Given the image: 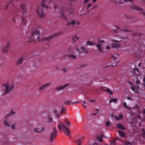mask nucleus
<instances>
[{
	"mask_svg": "<svg viewBox=\"0 0 145 145\" xmlns=\"http://www.w3.org/2000/svg\"><path fill=\"white\" fill-rule=\"evenodd\" d=\"M123 117L122 115L121 114H120L118 117H115V118L116 120H118L120 119H122Z\"/></svg>",
	"mask_w": 145,
	"mask_h": 145,
	"instance_id": "23",
	"label": "nucleus"
},
{
	"mask_svg": "<svg viewBox=\"0 0 145 145\" xmlns=\"http://www.w3.org/2000/svg\"><path fill=\"white\" fill-rule=\"evenodd\" d=\"M110 124V122L109 121H108L106 122V126H108Z\"/></svg>",
	"mask_w": 145,
	"mask_h": 145,
	"instance_id": "35",
	"label": "nucleus"
},
{
	"mask_svg": "<svg viewBox=\"0 0 145 145\" xmlns=\"http://www.w3.org/2000/svg\"><path fill=\"white\" fill-rule=\"evenodd\" d=\"M136 84L138 86L139 84H140V82L139 80H137L136 81Z\"/></svg>",
	"mask_w": 145,
	"mask_h": 145,
	"instance_id": "34",
	"label": "nucleus"
},
{
	"mask_svg": "<svg viewBox=\"0 0 145 145\" xmlns=\"http://www.w3.org/2000/svg\"><path fill=\"white\" fill-rule=\"evenodd\" d=\"M5 90V93H8L10 92L14 86L13 84L10 82H7L2 85Z\"/></svg>",
	"mask_w": 145,
	"mask_h": 145,
	"instance_id": "2",
	"label": "nucleus"
},
{
	"mask_svg": "<svg viewBox=\"0 0 145 145\" xmlns=\"http://www.w3.org/2000/svg\"><path fill=\"white\" fill-rule=\"evenodd\" d=\"M48 121H51L52 120V118H50V117H49L48 118Z\"/></svg>",
	"mask_w": 145,
	"mask_h": 145,
	"instance_id": "39",
	"label": "nucleus"
},
{
	"mask_svg": "<svg viewBox=\"0 0 145 145\" xmlns=\"http://www.w3.org/2000/svg\"><path fill=\"white\" fill-rule=\"evenodd\" d=\"M133 9H137L138 10H140V11H142V8H139L138 7H136V6H134L133 7Z\"/></svg>",
	"mask_w": 145,
	"mask_h": 145,
	"instance_id": "27",
	"label": "nucleus"
},
{
	"mask_svg": "<svg viewBox=\"0 0 145 145\" xmlns=\"http://www.w3.org/2000/svg\"><path fill=\"white\" fill-rule=\"evenodd\" d=\"M123 106L128 110H130L131 109V108L130 107H128L127 105L126 102H124L123 103Z\"/></svg>",
	"mask_w": 145,
	"mask_h": 145,
	"instance_id": "24",
	"label": "nucleus"
},
{
	"mask_svg": "<svg viewBox=\"0 0 145 145\" xmlns=\"http://www.w3.org/2000/svg\"><path fill=\"white\" fill-rule=\"evenodd\" d=\"M99 43L97 44L96 46L97 48V50L99 52H102L103 51V45L102 43H104V41L103 40L98 41Z\"/></svg>",
	"mask_w": 145,
	"mask_h": 145,
	"instance_id": "4",
	"label": "nucleus"
},
{
	"mask_svg": "<svg viewBox=\"0 0 145 145\" xmlns=\"http://www.w3.org/2000/svg\"><path fill=\"white\" fill-rule=\"evenodd\" d=\"M68 103H69L70 105H73V103L71 101H69L68 102Z\"/></svg>",
	"mask_w": 145,
	"mask_h": 145,
	"instance_id": "41",
	"label": "nucleus"
},
{
	"mask_svg": "<svg viewBox=\"0 0 145 145\" xmlns=\"http://www.w3.org/2000/svg\"><path fill=\"white\" fill-rule=\"evenodd\" d=\"M89 101L90 102H95V101H93V100H90Z\"/></svg>",
	"mask_w": 145,
	"mask_h": 145,
	"instance_id": "48",
	"label": "nucleus"
},
{
	"mask_svg": "<svg viewBox=\"0 0 145 145\" xmlns=\"http://www.w3.org/2000/svg\"><path fill=\"white\" fill-rule=\"evenodd\" d=\"M130 84H131V83H130Z\"/></svg>",
	"mask_w": 145,
	"mask_h": 145,
	"instance_id": "58",
	"label": "nucleus"
},
{
	"mask_svg": "<svg viewBox=\"0 0 145 145\" xmlns=\"http://www.w3.org/2000/svg\"><path fill=\"white\" fill-rule=\"evenodd\" d=\"M135 71H137V72H139V71L138 69V68H135Z\"/></svg>",
	"mask_w": 145,
	"mask_h": 145,
	"instance_id": "43",
	"label": "nucleus"
},
{
	"mask_svg": "<svg viewBox=\"0 0 145 145\" xmlns=\"http://www.w3.org/2000/svg\"><path fill=\"white\" fill-rule=\"evenodd\" d=\"M39 33L38 30H36V31L34 32L32 34L31 37V38H33V40L35 42L36 40H39Z\"/></svg>",
	"mask_w": 145,
	"mask_h": 145,
	"instance_id": "5",
	"label": "nucleus"
},
{
	"mask_svg": "<svg viewBox=\"0 0 145 145\" xmlns=\"http://www.w3.org/2000/svg\"><path fill=\"white\" fill-rule=\"evenodd\" d=\"M11 122H9L6 119H5L3 121V124L6 127H9L10 125L11 124Z\"/></svg>",
	"mask_w": 145,
	"mask_h": 145,
	"instance_id": "11",
	"label": "nucleus"
},
{
	"mask_svg": "<svg viewBox=\"0 0 145 145\" xmlns=\"http://www.w3.org/2000/svg\"><path fill=\"white\" fill-rule=\"evenodd\" d=\"M61 16V17H62V16H63V15H62Z\"/></svg>",
	"mask_w": 145,
	"mask_h": 145,
	"instance_id": "54",
	"label": "nucleus"
},
{
	"mask_svg": "<svg viewBox=\"0 0 145 145\" xmlns=\"http://www.w3.org/2000/svg\"><path fill=\"white\" fill-rule=\"evenodd\" d=\"M10 43H8L6 44L4 47L2 52L3 53H6L8 51V49L9 48Z\"/></svg>",
	"mask_w": 145,
	"mask_h": 145,
	"instance_id": "6",
	"label": "nucleus"
},
{
	"mask_svg": "<svg viewBox=\"0 0 145 145\" xmlns=\"http://www.w3.org/2000/svg\"><path fill=\"white\" fill-rule=\"evenodd\" d=\"M144 89H145V82L144 83Z\"/></svg>",
	"mask_w": 145,
	"mask_h": 145,
	"instance_id": "50",
	"label": "nucleus"
},
{
	"mask_svg": "<svg viewBox=\"0 0 145 145\" xmlns=\"http://www.w3.org/2000/svg\"><path fill=\"white\" fill-rule=\"evenodd\" d=\"M121 46V44L115 42V43H114L112 44V47L116 48H118L120 47Z\"/></svg>",
	"mask_w": 145,
	"mask_h": 145,
	"instance_id": "15",
	"label": "nucleus"
},
{
	"mask_svg": "<svg viewBox=\"0 0 145 145\" xmlns=\"http://www.w3.org/2000/svg\"><path fill=\"white\" fill-rule=\"evenodd\" d=\"M101 89L104 91H106V92H109L110 94H112V92L108 88H107L105 87H102L101 88Z\"/></svg>",
	"mask_w": 145,
	"mask_h": 145,
	"instance_id": "10",
	"label": "nucleus"
},
{
	"mask_svg": "<svg viewBox=\"0 0 145 145\" xmlns=\"http://www.w3.org/2000/svg\"><path fill=\"white\" fill-rule=\"evenodd\" d=\"M79 39V37L77 36L76 35H75L74 36L71 38V41L73 43H74L77 40H78Z\"/></svg>",
	"mask_w": 145,
	"mask_h": 145,
	"instance_id": "13",
	"label": "nucleus"
},
{
	"mask_svg": "<svg viewBox=\"0 0 145 145\" xmlns=\"http://www.w3.org/2000/svg\"><path fill=\"white\" fill-rule=\"evenodd\" d=\"M101 137H97V138L99 141L101 142L102 141V139L101 138L103 137V136L101 135Z\"/></svg>",
	"mask_w": 145,
	"mask_h": 145,
	"instance_id": "30",
	"label": "nucleus"
},
{
	"mask_svg": "<svg viewBox=\"0 0 145 145\" xmlns=\"http://www.w3.org/2000/svg\"><path fill=\"white\" fill-rule=\"evenodd\" d=\"M57 111L56 110H55L54 111V113L55 114H56L57 116V117H58V118H59V115L57 113Z\"/></svg>",
	"mask_w": 145,
	"mask_h": 145,
	"instance_id": "32",
	"label": "nucleus"
},
{
	"mask_svg": "<svg viewBox=\"0 0 145 145\" xmlns=\"http://www.w3.org/2000/svg\"><path fill=\"white\" fill-rule=\"evenodd\" d=\"M71 24L72 25H74L75 24V22L74 20H72L71 22Z\"/></svg>",
	"mask_w": 145,
	"mask_h": 145,
	"instance_id": "31",
	"label": "nucleus"
},
{
	"mask_svg": "<svg viewBox=\"0 0 145 145\" xmlns=\"http://www.w3.org/2000/svg\"><path fill=\"white\" fill-rule=\"evenodd\" d=\"M43 129V128L40 127H39L33 129L34 131L37 133H40L41 132Z\"/></svg>",
	"mask_w": 145,
	"mask_h": 145,
	"instance_id": "12",
	"label": "nucleus"
},
{
	"mask_svg": "<svg viewBox=\"0 0 145 145\" xmlns=\"http://www.w3.org/2000/svg\"><path fill=\"white\" fill-rule=\"evenodd\" d=\"M53 132H57V131L56 130V128L55 127L54 128V131Z\"/></svg>",
	"mask_w": 145,
	"mask_h": 145,
	"instance_id": "40",
	"label": "nucleus"
},
{
	"mask_svg": "<svg viewBox=\"0 0 145 145\" xmlns=\"http://www.w3.org/2000/svg\"><path fill=\"white\" fill-rule=\"evenodd\" d=\"M123 143L124 145H132L131 144L127 142V141H124Z\"/></svg>",
	"mask_w": 145,
	"mask_h": 145,
	"instance_id": "29",
	"label": "nucleus"
},
{
	"mask_svg": "<svg viewBox=\"0 0 145 145\" xmlns=\"http://www.w3.org/2000/svg\"><path fill=\"white\" fill-rule=\"evenodd\" d=\"M74 52H71V54L69 55V57L72 59H76V57L80 54L87 53L88 52V50L84 47L81 46L78 49L75 50L74 54H72Z\"/></svg>",
	"mask_w": 145,
	"mask_h": 145,
	"instance_id": "1",
	"label": "nucleus"
},
{
	"mask_svg": "<svg viewBox=\"0 0 145 145\" xmlns=\"http://www.w3.org/2000/svg\"><path fill=\"white\" fill-rule=\"evenodd\" d=\"M57 134V132H52L50 136V140L51 141H52L53 140V138L56 137Z\"/></svg>",
	"mask_w": 145,
	"mask_h": 145,
	"instance_id": "8",
	"label": "nucleus"
},
{
	"mask_svg": "<svg viewBox=\"0 0 145 145\" xmlns=\"http://www.w3.org/2000/svg\"><path fill=\"white\" fill-rule=\"evenodd\" d=\"M15 124L14 123H11V124L10 125L9 127L11 128V129L12 130H14L16 129V127H15Z\"/></svg>",
	"mask_w": 145,
	"mask_h": 145,
	"instance_id": "22",
	"label": "nucleus"
},
{
	"mask_svg": "<svg viewBox=\"0 0 145 145\" xmlns=\"http://www.w3.org/2000/svg\"><path fill=\"white\" fill-rule=\"evenodd\" d=\"M68 86V84H66L63 86L57 87L56 89L58 91H60L64 89L67 86Z\"/></svg>",
	"mask_w": 145,
	"mask_h": 145,
	"instance_id": "9",
	"label": "nucleus"
},
{
	"mask_svg": "<svg viewBox=\"0 0 145 145\" xmlns=\"http://www.w3.org/2000/svg\"><path fill=\"white\" fill-rule=\"evenodd\" d=\"M142 13L145 16V12H142Z\"/></svg>",
	"mask_w": 145,
	"mask_h": 145,
	"instance_id": "51",
	"label": "nucleus"
},
{
	"mask_svg": "<svg viewBox=\"0 0 145 145\" xmlns=\"http://www.w3.org/2000/svg\"><path fill=\"white\" fill-rule=\"evenodd\" d=\"M65 111V109L64 108H63L62 109L60 113V114H62V113H63V112H64Z\"/></svg>",
	"mask_w": 145,
	"mask_h": 145,
	"instance_id": "33",
	"label": "nucleus"
},
{
	"mask_svg": "<svg viewBox=\"0 0 145 145\" xmlns=\"http://www.w3.org/2000/svg\"><path fill=\"white\" fill-rule=\"evenodd\" d=\"M117 101L116 99H113L109 101L110 103H111L112 102H116Z\"/></svg>",
	"mask_w": 145,
	"mask_h": 145,
	"instance_id": "28",
	"label": "nucleus"
},
{
	"mask_svg": "<svg viewBox=\"0 0 145 145\" xmlns=\"http://www.w3.org/2000/svg\"><path fill=\"white\" fill-rule=\"evenodd\" d=\"M118 133L119 136L121 137H124L125 136V133L122 131H119Z\"/></svg>",
	"mask_w": 145,
	"mask_h": 145,
	"instance_id": "19",
	"label": "nucleus"
},
{
	"mask_svg": "<svg viewBox=\"0 0 145 145\" xmlns=\"http://www.w3.org/2000/svg\"><path fill=\"white\" fill-rule=\"evenodd\" d=\"M50 84L49 83H47L43 85L40 87L39 88V90L40 91H41L43 90L45 88L49 86L50 85Z\"/></svg>",
	"mask_w": 145,
	"mask_h": 145,
	"instance_id": "17",
	"label": "nucleus"
},
{
	"mask_svg": "<svg viewBox=\"0 0 145 145\" xmlns=\"http://www.w3.org/2000/svg\"><path fill=\"white\" fill-rule=\"evenodd\" d=\"M99 110L98 109H95V113L93 114L92 115L93 116H94L97 114L99 112Z\"/></svg>",
	"mask_w": 145,
	"mask_h": 145,
	"instance_id": "25",
	"label": "nucleus"
},
{
	"mask_svg": "<svg viewBox=\"0 0 145 145\" xmlns=\"http://www.w3.org/2000/svg\"><path fill=\"white\" fill-rule=\"evenodd\" d=\"M113 59H115L116 58H115V59H114V58H113Z\"/></svg>",
	"mask_w": 145,
	"mask_h": 145,
	"instance_id": "56",
	"label": "nucleus"
},
{
	"mask_svg": "<svg viewBox=\"0 0 145 145\" xmlns=\"http://www.w3.org/2000/svg\"><path fill=\"white\" fill-rule=\"evenodd\" d=\"M80 145L79 144V145Z\"/></svg>",
	"mask_w": 145,
	"mask_h": 145,
	"instance_id": "59",
	"label": "nucleus"
},
{
	"mask_svg": "<svg viewBox=\"0 0 145 145\" xmlns=\"http://www.w3.org/2000/svg\"><path fill=\"white\" fill-rule=\"evenodd\" d=\"M144 113L145 114V111H144Z\"/></svg>",
	"mask_w": 145,
	"mask_h": 145,
	"instance_id": "57",
	"label": "nucleus"
},
{
	"mask_svg": "<svg viewBox=\"0 0 145 145\" xmlns=\"http://www.w3.org/2000/svg\"><path fill=\"white\" fill-rule=\"evenodd\" d=\"M64 133H65V134L66 133V132H65V131H64Z\"/></svg>",
	"mask_w": 145,
	"mask_h": 145,
	"instance_id": "55",
	"label": "nucleus"
},
{
	"mask_svg": "<svg viewBox=\"0 0 145 145\" xmlns=\"http://www.w3.org/2000/svg\"><path fill=\"white\" fill-rule=\"evenodd\" d=\"M57 35V33L54 34L48 37H45L44 38V40L46 41H48L52 38L56 36Z\"/></svg>",
	"mask_w": 145,
	"mask_h": 145,
	"instance_id": "7",
	"label": "nucleus"
},
{
	"mask_svg": "<svg viewBox=\"0 0 145 145\" xmlns=\"http://www.w3.org/2000/svg\"><path fill=\"white\" fill-rule=\"evenodd\" d=\"M96 43L95 42H92L89 41H88L87 42L86 46H93L95 45Z\"/></svg>",
	"mask_w": 145,
	"mask_h": 145,
	"instance_id": "20",
	"label": "nucleus"
},
{
	"mask_svg": "<svg viewBox=\"0 0 145 145\" xmlns=\"http://www.w3.org/2000/svg\"><path fill=\"white\" fill-rule=\"evenodd\" d=\"M88 1H89V0H88Z\"/></svg>",
	"mask_w": 145,
	"mask_h": 145,
	"instance_id": "60",
	"label": "nucleus"
},
{
	"mask_svg": "<svg viewBox=\"0 0 145 145\" xmlns=\"http://www.w3.org/2000/svg\"><path fill=\"white\" fill-rule=\"evenodd\" d=\"M117 127L118 128L122 130H124L125 129V127L120 124H117Z\"/></svg>",
	"mask_w": 145,
	"mask_h": 145,
	"instance_id": "18",
	"label": "nucleus"
},
{
	"mask_svg": "<svg viewBox=\"0 0 145 145\" xmlns=\"http://www.w3.org/2000/svg\"><path fill=\"white\" fill-rule=\"evenodd\" d=\"M131 89L133 91L136 92H137L138 91V89L139 88L138 86H137L136 87L133 86L132 87Z\"/></svg>",
	"mask_w": 145,
	"mask_h": 145,
	"instance_id": "14",
	"label": "nucleus"
},
{
	"mask_svg": "<svg viewBox=\"0 0 145 145\" xmlns=\"http://www.w3.org/2000/svg\"><path fill=\"white\" fill-rule=\"evenodd\" d=\"M140 63L138 64V66H140Z\"/></svg>",
	"mask_w": 145,
	"mask_h": 145,
	"instance_id": "52",
	"label": "nucleus"
},
{
	"mask_svg": "<svg viewBox=\"0 0 145 145\" xmlns=\"http://www.w3.org/2000/svg\"><path fill=\"white\" fill-rule=\"evenodd\" d=\"M23 61L22 57H21L20 58L16 64L17 65H19L22 63Z\"/></svg>",
	"mask_w": 145,
	"mask_h": 145,
	"instance_id": "21",
	"label": "nucleus"
},
{
	"mask_svg": "<svg viewBox=\"0 0 145 145\" xmlns=\"http://www.w3.org/2000/svg\"><path fill=\"white\" fill-rule=\"evenodd\" d=\"M97 0H93V3H94Z\"/></svg>",
	"mask_w": 145,
	"mask_h": 145,
	"instance_id": "47",
	"label": "nucleus"
},
{
	"mask_svg": "<svg viewBox=\"0 0 145 145\" xmlns=\"http://www.w3.org/2000/svg\"><path fill=\"white\" fill-rule=\"evenodd\" d=\"M41 5L43 7H45L46 8H48V7L45 5V2L44 1H43L41 3Z\"/></svg>",
	"mask_w": 145,
	"mask_h": 145,
	"instance_id": "26",
	"label": "nucleus"
},
{
	"mask_svg": "<svg viewBox=\"0 0 145 145\" xmlns=\"http://www.w3.org/2000/svg\"><path fill=\"white\" fill-rule=\"evenodd\" d=\"M81 141L80 140H79L78 141V145H80V144H81Z\"/></svg>",
	"mask_w": 145,
	"mask_h": 145,
	"instance_id": "37",
	"label": "nucleus"
},
{
	"mask_svg": "<svg viewBox=\"0 0 145 145\" xmlns=\"http://www.w3.org/2000/svg\"><path fill=\"white\" fill-rule=\"evenodd\" d=\"M110 48V46H106V49L108 50Z\"/></svg>",
	"mask_w": 145,
	"mask_h": 145,
	"instance_id": "38",
	"label": "nucleus"
},
{
	"mask_svg": "<svg viewBox=\"0 0 145 145\" xmlns=\"http://www.w3.org/2000/svg\"><path fill=\"white\" fill-rule=\"evenodd\" d=\"M83 103L84 104H85L86 103V102L85 101H83Z\"/></svg>",
	"mask_w": 145,
	"mask_h": 145,
	"instance_id": "49",
	"label": "nucleus"
},
{
	"mask_svg": "<svg viewBox=\"0 0 145 145\" xmlns=\"http://www.w3.org/2000/svg\"><path fill=\"white\" fill-rule=\"evenodd\" d=\"M37 12L38 15L40 17H42L44 14L43 11L41 9L39 8L38 9Z\"/></svg>",
	"mask_w": 145,
	"mask_h": 145,
	"instance_id": "16",
	"label": "nucleus"
},
{
	"mask_svg": "<svg viewBox=\"0 0 145 145\" xmlns=\"http://www.w3.org/2000/svg\"><path fill=\"white\" fill-rule=\"evenodd\" d=\"M92 5V4L91 3H89L88 5V8H89V7H91Z\"/></svg>",
	"mask_w": 145,
	"mask_h": 145,
	"instance_id": "36",
	"label": "nucleus"
},
{
	"mask_svg": "<svg viewBox=\"0 0 145 145\" xmlns=\"http://www.w3.org/2000/svg\"><path fill=\"white\" fill-rule=\"evenodd\" d=\"M143 81L144 82V83L145 82V76L143 78Z\"/></svg>",
	"mask_w": 145,
	"mask_h": 145,
	"instance_id": "45",
	"label": "nucleus"
},
{
	"mask_svg": "<svg viewBox=\"0 0 145 145\" xmlns=\"http://www.w3.org/2000/svg\"><path fill=\"white\" fill-rule=\"evenodd\" d=\"M10 114H15V112H14L11 111L10 112Z\"/></svg>",
	"mask_w": 145,
	"mask_h": 145,
	"instance_id": "42",
	"label": "nucleus"
},
{
	"mask_svg": "<svg viewBox=\"0 0 145 145\" xmlns=\"http://www.w3.org/2000/svg\"><path fill=\"white\" fill-rule=\"evenodd\" d=\"M135 35V34H134V35H133V36H135V35Z\"/></svg>",
	"mask_w": 145,
	"mask_h": 145,
	"instance_id": "53",
	"label": "nucleus"
},
{
	"mask_svg": "<svg viewBox=\"0 0 145 145\" xmlns=\"http://www.w3.org/2000/svg\"><path fill=\"white\" fill-rule=\"evenodd\" d=\"M89 1L88 0H85L84 2V3L85 4L88 1Z\"/></svg>",
	"mask_w": 145,
	"mask_h": 145,
	"instance_id": "44",
	"label": "nucleus"
},
{
	"mask_svg": "<svg viewBox=\"0 0 145 145\" xmlns=\"http://www.w3.org/2000/svg\"><path fill=\"white\" fill-rule=\"evenodd\" d=\"M65 123L66 125H65L62 122H60L58 126V128L60 131H61L62 129L66 131L67 134H69L70 133V131L67 126L70 125V122L67 120H65Z\"/></svg>",
	"mask_w": 145,
	"mask_h": 145,
	"instance_id": "3",
	"label": "nucleus"
},
{
	"mask_svg": "<svg viewBox=\"0 0 145 145\" xmlns=\"http://www.w3.org/2000/svg\"><path fill=\"white\" fill-rule=\"evenodd\" d=\"M84 104H83V106L85 108H86L87 107H86V106H85V105H84Z\"/></svg>",
	"mask_w": 145,
	"mask_h": 145,
	"instance_id": "46",
	"label": "nucleus"
}]
</instances>
